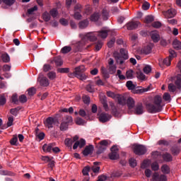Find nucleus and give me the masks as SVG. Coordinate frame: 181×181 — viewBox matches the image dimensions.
<instances>
[{
    "mask_svg": "<svg viewBox=\"0 0 181 181\" xmlns=\"http://www.w3.org/2000/svg\"><path fill=\"white\" fill-rule=\"evenodd\" d=\"M134 114L136 115H142L144 114V105L141 103H139L134 107Z\"/></svg>",
    "mask_w": 181,
    "mask_h": 181,
    "instance_id": "9b49d317",
    "label": "nucleus"
},
{
    "mask_svg": "<svg viewBox=\"0 0 181 181\" xmlns=\"http://www.w3.org/2000/svg\"><path fill=\"white\" fill-rule=\"evenodd\" d=\"M133 151L135 155L141 156V155H145L146 153V147L142 144H134Z\"/></svg>",
    "mask_w": 181,
    "mask_h": 181,
    "instance_id": "423d86ee",
    "label": "nucleus"
},
{
    "mask_svg": "<svg viewBox=\"0 0 181 181\" xmlns=\"http://www.w3.org/2000/svg\"><path fill=\"white\" fill-rule=\"evenodd\" d=\"M69 124H67V123L62 122L59 127L60 131H67V129H69Z\"/></svg>",
    "mask_w": 181,
    "mask_h": 181,
    "instance_id": "e433bc0d",
    "label": "nucleus"
},
{
    "mask_svg": "<svg viewBox=\"0 0 181 181\" xmlns=\"http://www.w3.org/2000/svg\"><path fill=\"white\" fill-rule=\"evenodd\" d=\"M151 25L153 28H155V29H159V28L162 27V23L160 21H155L152 23Z\"/></svg>",
    "mask_w": 181,
    "mask_h": 181,
    "instance_id": "864d4df0",
    "label": "nucleus"
},
{
    "mask_svg": "<svg viewBox=\"0 0 181 181\" xmlns=\"http://www.w3.org/2000/svg\"><path fill=\"white\" fill-rule=\"evenodd\" d=\"M11 103L18 105L19 104V100L18 99V95L14 93L11 97Z\"/></svg>",
    "mask_w": 181,
    "mask_h": 181,
    "instance_id": "58836bf2",
    "label": "nucleus"
},
{
    "mask_svg": "<svg viewBox=\"0 0 181 181\" xmlns=\"http://www.w3.org/2000/svg\"><path fill=\"white\" fill-rule=\"evenodd\" d=\"M75 122L76 125H84L86 121H84L81 117H78L76 118Z\"/></svg>",
    "mask_w": 181,
    "mask_h": 181,
    "instance_id": "a18cd8bd",
    "label": "nucleus"
},
{
    "mask_svg": "<svg viewBox=\"0 0 181 181\" xmlns=\"http://www.w3.org/2000/svg\"><path fill=\"white\" fill-rule=\"evenodd\" d=\"M49 15H50V16H52V18H56V17H57V15H59V12L57 11V9L52 8L49 11Z\"/></svg>",
    "mask_w": 181,
    "mask_h": 181,
    "instance_id": "09e8293b",
    "label": "nucleus"
},
{
    "mask_svg": "<svg viewBox=\"0 0 181 181\" xmlns=\"http://www.w3.org/2000/svg\"><path fill=\"white\" fill-rule=\"evenodd\" d=\"M179 148L176 146H174L171 148V153L173 155H174V156H176V155H179Z\"/></svg>",
    "mask_w": 181,
    "mask_h": 181,
    "instance_id": "a19ab883",
    "label": "nucleus"
},
{
    "mask_svg": "<svg viewBox=\"0 0 181 181\" xmlns=\"http://www.w3.org/2000/svg\"><path fill=\"white\" fill-rule=\"evenodd\" d=\"M74 71L76 78H78L82 81L84 80H87V75L84 74V72L86 71V66H84L83 65L76 66L74 69Z\"/></svg>",
    "mask_w": 181,
    "mask_h": 181,
    "instance_id": "20e7f679",
    "label": "nucleus"
},
{
    "mask_svg": "<svg viewBox=\"0 0 181 181\" xmlns=\"http://www.w3.org/2000/svg\"><path fill=\"white\" fill-rule=\"evenodd\" d=\"M61 52L63 54H67V53H70V52H71V47L65 46L62 48Z\"/></svg>",
    "mask_w": 181,
    "mask_h": 181,
    "instance_id": "f704fd0d",
    "label": "nucleus"
},
{
    "mask_svg": "<svg viewBox=\"0 0 181 181\" xmlns=\"http://www.w3.org/2000/svg\"><path fill=\"white\" fill-rule=\"evenodd\" d=\"M28 95L32 96L35 95L36 94V88L34 87H32L28 90Z\"/></svg>",
    "mask_w": 181,
    "mask_h": 181,
    "instance_id": "bf43d9fd",
    "label": "nucleus"
},
{
    "mask_svg": "<svg viewBox=\"0 0 181 181\" xmlns=\"http://www.w3.org/2000/svg\"><path fill=\"white\" fill-rule=\"evenodd\" d=\"M47 77L49 80H55V78L57 77V75L56 74V72L49 71L47 74Z\"/></svg>",
    "mask_w": 181,
    "mask_h": 181,
    "instance_id": "79ce46f5",
    "label": "nucleus"
},
{
    "mask_svg": "<svg viewBox=\"0 0 181 181\" xmlns=\"http://www.w3.org/2000/svg\"><path fill=\"white\" fill-rule=\"evenodd\" d=\"M90 170L91 168H90V166H86L85 168H83L82 170L83 176H88V172H90Z\"/></svg>",
    "mask_w": 181,
    "mask_h": 181,
    "instance_id": "603ef678",
    "label": "nucleus"
},
{
    "mask_svg": "<svg viewBox=\"0 0 181 181\" xmlns=\"http://www.w3.org/2000/svg\"><path fill=\"white\" fill-rule=\"evenodd\" d=\"M101 73L104 80H107V78L110 77V73H108V70H107V69H105L104 66H102Z\"/></svg>",
    "mask_w": 181,
    "mask_h": 181,
    "instance_id": "4be33fe9",
    "label": "nucleus"
},
{
    "mask_svg": "<svg viewBox=\"0 0 181 181\" xmlns=\"http://www.w3.org/2000/svg\"><path fill=\"white\" fill-rule=\"evenodd\" d=\"M86 88V91H88V93H94V88L91 83L88 84Z\"/></svg>",
    "mask_w": 181,
    "mask_h": 181,
    "instance_id": "774afa93",
    "label": "nucleus"
},
{
    "mask_svg": "<svg viewBox=\"0 0 181 181\" xmlns=\"http://www.w3.org/2000/svg\"><path fill=\"white\" fill-rule=\"evenodd\" d=\"M129 59L128 50L124 48L120 49L119 53L115 56L117 63H119L120 65L124 64L125 60H128Z\"/></svg>",
    "mask_w": 181,
    "mask_h": 181,
    "instance_id": "7ed1b4c3",
    "label": "nucleus"
},
{
    "mask_svg": "<svg viewBox=\"0 0 181 181\" xmlns=\"http://www.w3.org/2000/svg\"><path fill=\"white\" fill-rule=\"evenodd\" d=\"M56 122H57V119H54L52 117H49L46 119L44 123L47 128H53V125H54Z\"/></svg>",
    "mask_w": 181,
    "mask_h": 181,
    "instance_id": "1a4fd4ad",
    "label": "nucleus"
},
{
    "mask_svg": "<svg viewBox=\"0 0 181 181\" xmlns=\"http://www.w3.org/2000/svg\"><path fill=\"white\" fill-rule=\"evenodd\" d=\"M51 63H55L56 66H60L63 65V60L62 59V57L57 56L54 57V59L51 62Z\"/></svg>",
    "mask_w": 181,
    "mask_h": 181,
    "instance_id": "6ab92c4d",
    "label": "nucleus"
},
{
    "mask_svg": "<svg viewBox=\"0 0 181 181\" xmlns=\"http://www.w3.org/2000/svg\"><path fill=\"white\" fill-rule=\"evenodd\" d=\"M73 144H74V141H73L72 139L68 138L65 139V145H66V146H71Z\"/></svg>",
    "mask_w": 181,
    "mask_h": 181,
    "instance_id": "e2e57ef3",
    "label": "nucleus"
},
{
    "mask_svg": "<svg viewBox=\"0 0 181 181\" xmlns=\"http://www.w3.org/2000/svg\"><path fill=\"white\" fill-rule=\"evenodd\" d=\"M98 165H100V163L98 162L93 163V165L91 167V170L93 173H98V172H100V167Z\"/></svg>",
    "mask_w": 181,
    "mask_h": 181,
    "instance_id": "393cba45",
    "label": "nucleus"
},
{
    "mask_svg": "<svg viewBox=\"0 0 181 181\" xmlns=\"http://www.w3.org/2000/svg\"><path fill=\"white\" fill-rule=\"evenodd\" d=\"M150 36L154 43H158L160 40V35H159V33L156 30L151 31Z\"/></svg>",
    "mask_w": 181,
    "mask_h": 181,
    "instance_id": "9d476101",
    "label": "nucleus"
},
{
    "mask_svg": "<svg viewBox=\"0 0 181 181\" xmlns=\"http://www.w3.org/2000/svg\"><path fill=\"white\" fill-rule=\"evenodd\" d=\"M154 46L155 45L153 43H150L148 45L144 47L141 49V53H143L144 54H149V53L152 52V49Z\"/></svg>",
    "mask_w": 181,
    "mask_h": 181,
    "instance_id": "4468645a",
    "label": "nucleus"
},
{
    "mask_svg": "<svg viewBox=\"0 0 181 181\" xmlns=\"http://www.w3.org/2000/svg\"><path fill=\"white\" fill-rule=\"evenodd\" d=\"M151 169L154 172L159 170V163H158L156 161L151 163Z\"/></svg>",
    "mask_w": 181,
    "mask_h": 181,
    "instance_id": "49530a36",
    "label": "nucleus"
},
{
    "mask_svg": "<svg viewBox=\"0 0 181 181\" xmlns=\"http://www.w3.org/2000/svg\"><path fill=\"white\" fill-rule=\"evenodd\" d=\"M106 149H107L106 147H105L104 146H103L101 144H99L98 150L96 152L97 155H101V153H103Z\"/></svg>",
    "mask_w": 181,
    "mask_h": 181,
    "instance_id": "c9c22d12",
    "label": "nucleus"
},
{
    "mask_svg": "<svg viewBox=\"0 0 181 181\" xmlns=\"http://www.w3.org/2000/svg\"><path fill=\"white\" fill-rule=\"evenodd\" d=\"M163 159L165 162H172L173 160V157L169 153H165L163 155Z\"/></svg>",
    "mask_w": 181,
    "mask_h": 181,
    "instance_id": "b1692460",
    "label": "nucleus"
},
{
    "mask_svg": "<svg viewBox=\"0 0 181 181\" xmlns=\"http://www.w3.org/2000/svg\"><path fill=\"white\" fill-rule=\"evenodd\" d=\"M146 110L149 114H156L162 111V96L156 95L152 102L146 104Z\"/></svg>",
    "mask_w": 181,
    "mask_h": 181,
    "instance_id": "f257e3e1",
    "label": "nucleus"
},
{
    "mask_svg": "<svg viewBox=\"0 0 181 181\" xmlns=\"http://www.w3.org/2000/svg\"><path fill=\"white\" fill-rule=\"evenodd\" d=\"M117 76H118L119 80H125V78H127L125 76L122 75V71L119 69L117 71Z\"/></svg>",
    "mask_w": 181,
    "mask_h": 181,
    "instance_id": "6e6d98bb",
    "label": "nucleus"
},
{
    "mask_svg": "<svg viewBox=\"0 0 181 181\" xmlns=\"http://www.w3.org/2000/svg\"><path fill=\"white\" fill-rule=\"evenodd\" d=\"M62 122H65L68 125H71L73 124V117L71 116L66 115L63 117Z\"/></svg>",
    "mask_w": 181,
    "mask_h": 181,
    "instance_id": "aec40b11",
    "label": "nucleus"
},
{
    "mask_svg": "<svg viewBox=\"0 0 181 181\" xmlns=\"http://www.w3.org/2000/svg\"><path fill=\"white\" fill-rule=\"evenodd\" d=\"M161 172L164 175H169L170 173V168L169 167V165L164 164L161 167Z\"/></svg>",
    "mask_w": 181,
    "mask_h": 181,
    "instance_id": "412c9836",
    "label": "nucleus"
},
{
    "mask_svg": "<svg viewBox=\"0 0 181 181\" xmlns=\"http://www.w3.org/2000/svg\"><path fill=\"white\" fill-rule=\"evenodd\" d=\"M54 146H56V143H50L49 144H45L42 146V150L44 152H52Z\"/></svg>",
    "mask_w": 181,
    "mask_h": 181,
    "instance_id": "2eb2a0df",
    "label": "nucleus"
},
{
    "mask_svg": "<svg viewBox=\"0 0 181 181\" xmlns=\"http://www.w3.org/2000/svg\"><path fill=\"white\" fill-rule=\"evenodd\" d=\"M149 87L146 88H141V89H134L133 93L134 94H141L142 93H146V91H149Z\"/></svg>",
    "mask_w": 181,
    "mask_h": 181,
    "instance_id": "c85d7f7f",
    "label": "nucleus"
},
{
    "mask_svg": "<svg viewBox=\"0 0 181 181\" xmlns=\"http://www.w3.org/2000/svg\"><path fill=\"white\" fill-rule=\"evenodd\" d=\"M163 15L167 18H175L176 16V10L170 8L167 11H164Z\"/></svg>",
    "mask_w": 181,
    "mask_h": 181,
    "instance_id": "f8f14e48",
    "label": "nucleus"
},
{
    "mask_svg": "<svg viewBox=\"0 0 181 181\" xmlns=\"http://www.w3.org/2000/svg\"><path fill=\"white\" fill-rule=\"evenodd\" d=\"M149 163H151V160H144L141 165V169H146V168H149Z\"/></svg>",
    "mask_w": 181,
    "mask_h": 181,
    "instance_id": "ea45409f",
    "label": "nucleus"
},
{
    "mask_svg": "<svg viewBox=\"0 0 181 181\" xmlns=\"http://www.w3.org/2000/svg\"><path fill=\"white\" fill-rule=\"evenodd\" d=\"M74 18L76 21H81V19L83 18V16L81 15L80 11H75L74 14Z\"/></svg>",
    "mask_w": 181,
    "mask_h": 181,
    "instance_id": "5fc2aeb1",
    "label": "nucleus"
},
{
    "mask_svg": "<svg viewBox=\"0 0 181 181\" xmlns=\"http://www.w3.org/2000/svg\"><path fill=\"white\" fill-rule=\"evenodd\" d=\"M110 119H111V115L107 113H102L99 116V120L100 122H108Z\"/></svg>",
    "mask_w": 181,
    "mask_h": 181,
    "instance_id": "dca6fc26",
    "label": "nucleus"
},
{
    "mask_svg": "<svg viewBox=\"0 0 181 181\" xmlns=\"http://www.w3.org/2000/svg\"><path fill=\"white\" fill-rule=\"evenodd\" d=\"M2 2L4 5H6V6H12V5L16 2V0H2Z\"/></svg>",
    "mask_w": 181,
    "mask_h": 181,
    "instance_id": "4c0bfd02",
    "label": "nucleus"
},
{
    "mask_svg": "<svg viewBox=\"0 0 181 181\" xmlns=\"http://www.w3.org/2000/svg\"><path fill=\"white\" fill-rule=\"evenodd\" d=\"M111 153H109V158L112 160H117L119 158V154H118V147L117 146H113L111 148Z\"/></svg>",
    "mask_w": 181,
    "mask_h": 181,
    "instance_id": "0eeeda50",
    "label": "nucleus"
},
{
    "mask_svg": "<svg viewBox=\"0 0 181 181\" xmlns=\"http://www.w3.org/2000/svg\"><path fill=\"white\" fill-rule=\"evenodd\" d=\"M38 81L40 83V86H42V87H49V85L50 84V81L47 77L43 76L42 74H40Z\"/></svg>",
    "mask_w": 181,
    "mask_h": 181,
    "instance_id": "6e6552de",
    "label": "nucleus"
},
{
    "mask_svg": "<svg viewBox=\"0 0 181 181\" xmlns=\"http://www.w3.org/2000/svg\"><path fill=\"white\" fill-rule=\"evenodd\" d=\"M13 124V117H9L7 122V126H2L1 129H6V128H8L9 127H12Z\"/></svg>",
    "mask_w": 181,
    "mask_h": 181,
    "instance_id": "bb28decb",
    "label": "nucleus"
},
{
    "mask_svg": "<svg viewBox=\"0 0 181 181\" xmlns=\"http://www.w3.org/2000/svg\"><path fill=\"white\" fill-rule=\"evenodd\" d=\"M110 107H111L112 114H114V115H117L118 111L117 110V107H115V105H114V103H110Z\"/></svg>",
    "mask_w": 181,
    "mask_h": 181,
    "instance_id": "13d9d810",
    "label": "nucleus"
},
{
    "mask_svg": "<svg viewBox=\"0 0 181 181\" xmlns=\"http://www.w3.org/2000/svg\"><path fill=\"white\" fill-rule=\"evenodd\" d=\"M171 62H172V59L168 57L164 59L163 63V64H165V66H170Z\"/></svg>",
    "mask_w": 181,
    "mask_h": 181,
    "instance_id": "69168bd1",
    "label": "nucleus"
},
{
    "mask_svg": "<svg viewBox=\"0 0 181 181\" xmlns=\"http://www.w3.org/2000/svg\"><path fill=\"white\" fill-rule=\"evenodd\" d=\"M139 26V21H131L127 24V28L128 30H134Z\"/></svg>",
    "mask_w": 181,
    "mask_h": 181,
    "instance_id": "ddd939ff",
    "label": "nucleus"
},
{
    "mask_svg": "<svg viewBox=\"0 0 181 181\" xmlns=\"http://www.w3.org/2000/svg\"><path fill=\"white\" fill-rule=\"evenodd\" d=\"M6 104V98H5V95H0V105H4Z\"/></svg>",
    "mask_w": 181,
    "mask_h": 181,
    "instance_id": "680f3d73",
    "label": "nucleus"
},
{
    "mask_svg": "<svg viewBox=\"0 0 181 181\" xmlns=\"http://www.w3.org/2000/svg\"><path fill=\"white\" fill-rule=\"evenodd\" d=\"M100 19V14L98 13H94L90 16L91 22H97Z\"/></svg>",
    "mask_w": 181,
    "mask_h": 181,
    "instance_id": "72a5a7b5",
    "label": "nucleus"
},
{
    "mask_svg": "<svg viewBox=\"0 0 181 181\" xmlns=\"http://www.w3.org/2000/svg\"><path fill=\"white\" fill-rule=\"evenodd\" d=\"M0 175L1 176H13V173L8 170H0Z\"/></svg>",
    "mask_w": 181,
    "mask_h": 181,
    "instance_id": "2f4dec72",
    "label": "nucleus"
},
{
    "mask_svg": "<svg viewBox=\"0 0 181 181\" xmlns=\"http://www.w3.org/2000/svg\"><path fill=\"white\" fill-rule=\"evenodd\" d=\"M175 84L173 83L168 84L169 91H170L171 93H175V91H176V88H177L178 90H180V91H181V75L180 74H178L175 78Z\"/></svg>",
    "mask_w": 181,
    "mask_h": 181,
    "instance_id": "39448f33",
    "label": "nucleus"
},
{
    "mask_svg": "<svg viewBox=\"0 0 181 181\" xmlns=\"http://www.w3.org/2000/svg\"><path fill=\"white\" fill-rule=\"evenodd\" d=\"M51 18L52 17L50 16V13H49V12L45 11L43 13L42 19L45 21V22H49V21H50Z\"/></svg>",
    "mask_w": 181,
    "mask_h": 181,
    "instance_id": "473e14b6",
    "label": "nucleus"
},
{
    "mask_svg": "<svg viewBox=\"0 0 181 181\" xmlns=\"http://www.w3.org/2000/svg\"><path fill=\"white\" fill-rule=\"evenodd\" d=\"M94 149V146L93 145L86 146L85 149L83 151V155L84 156H88L90 153H93V150Z\"/></svg>",
    "mask_w": 181,
    "mask_h": 181,
    "instance_id": "f3484780",
    "label": "nucleus"
},
{
    "mask_svg": "<svg viewBox=\"0 0 181 181\" xmlns=\"http://www.w3.org/2000/svg\"><path fill=\"white\" fill-rule=\"evenodd\" d=\"M127 104L129 110H132V108L135 107V100H134L132 98H128Z\"/></svg>",
    "mask_w": 181,
    "mask_h": 181,
    "instance_id": "5701e85b",
    "label": "nucleus"
},
{
    "mask_svg": "<svg viewBox=\"0 0 181 181\" xmlns=\"http://www.w3.org/2000/svg\"><path fill=\"white\" fill-rule=\"evenodd\" d=\"M2 60L4 63H9V62H11V58L8 54H4L2 55Z\"/></svg>",
    "mask_w": 181,
    "mask_h": 181,
    "instance_id": "8fccbe9b",
    "label": "nucleus"
},
{
    "mask_svg": "<svg viewBox=\"0 0 181 181\" xmlns=\"http://www.w3.org/2000/svg\"><path fill=\"white\" fill-rule=\"evenodd\" d=\"M28 101V98L25 95H21L18 98V102L21 103L22 104H25Z\"/></svg>",
    "mask_w": 181,
    "mask_h": 181,
    "instance_id": "3c124183",
    "label": "nucleus"
},
{
    "mask_svg": "<svg viewBox=\"0 0 181 181\" xmlns=\"http://www.w3.org/2000/svg\"><path fill=\"white\" fill-rule=\"evenodd\" d=\"M155 21V18L152 16H147L144 19L145 23H152Z\"/></svg>",
    "mask_w": 181,
    "mask_h": 181,
    "instance_id": "c03bdc74",
    "label": "nucleus"
},
{
    "mask_svg": "<svg viewBox=\"0 0 181 181\" xmlns=\"http://www.w3.org/2000/svg\"><path fill=\"white\" fill-rule=\"evenodd\" d=\"M117 100L120 105H125V104H127V98H125V96L119 95Z\"/></svg>",
    "mask_w": 181,
    "mask_h": 181,
    "instance_id": "cd10ccee",
    "label": "nucleus"
},
{
    "mask_svg": "<svg viewBox=\"0 0 181 181\" xmlns=\"http://www.w3.org/2000/svg\"><path fill=\"white\" fill-rule=\"evenodd\" d=\"M144 73L145 74H149L150 71H152V68L149 65H146L144 69H143Z\"/></svg>",
    "mask_w": 181,
    "mask_h": 181,
    "instance_id": "4d7b16f0",
    "label": "nucleus"
},
{
    "mask_svg": "<svg viewBox=\"0 0 181 181\" xmlns=\"http://www.w3.org/2000/svg\"><path fill=\"white\" fill-rule=\"evenodd\" d=\"M173 48L175 49V50H180L181 49V42L178 40H174L173 42Z\"/></svg>",
    "mask_w": 181,
    "mask_h": 181,
    "instance_id": "a878e982",
    "label": "nucleus"
},
{
    "mask_svg": "<svg viewBox=\"0 0 181 181\" xmlns=\"http://www.w3.org/2000/svg\"><path fill=\"white\" fill-rule=\"evenodd\" d=\"M37 10V6H34L33 7L28 9V15H33V12H35V11Z\"/></svg>",
    "mask_w": 181,
    "mask_h": 181,
    "instance_id": "0e129e2a",
    "label": "nucleus"
},
{
    "mask_svg": "<svg viewBox=\"0 0 181 181\" xmlns=\"http://www.w3.org/2000/svg\"><path fill=\"white\" fill-rule=\"evenodd\" d=\"M89 24L90 22L88 21V19H85L78 23V28L79 29H86L88 27Z\"/></svg>",
    "mask_w": 181,
    "mask_h": 181,
    "instance_id": "a211bd4d",
    "label": "nucleus"
},
{
    "mask_svg": "<svg viewBox=\"0 0 181 181\" xmlns=\"http://www.w3.org/2000/svg\"><path fill=\"white\" fill-rule=\"evenodd\" d=\"M108 36V30H101L98 32H90L88 33L83 36L84 40H89L90 42H95L97 40V37L101 39H106Z\"/></svg>",
    "mask_w": 181,
    "mask_h": 181,
    "instance_id": "f03ea898",
    "label": "nucleus"
},
{
    "mask_svg": "<svg viewBox=\"0 0 181 181\" xmlns=\"http://www.w3.org/2000/svg\"><path fill=\"white\" fill-rule=\"evenodd\" d=\"M58 73H69L70 71V69L69 68H59L57 69Z\"/></svg>",
    "mask_w": 181,
    "mask_h": 181,
    "instance_id": "338daca9",
    "label": "nucleus"
},
{
    "mask_svg": "<svg viewBox=\"0 0 181 181\" xmlns=\"http://www.w3.org/2000/svg\"><path fill=\"white\" fill-rule=\"evenodd\" d=\"M126 87H127L128 90H135V88H136V86L134 84L132 81H128L126 83Z\"/></svg>",
    "mask_w": 181,
    "mask_h": 181,
    "instance_id": "c756f323",
    "label": "nucleus"
},
{
    "mask_svg": "<svg viewBox=\"0 0 181 181\" xmlns=\"http://www.w3.org/2000/svg\"><path fill=\"white\" fill-rule=\"evenodd\" d=\"M129 163L131 168H135V166H136V160L134 158H130Z\"/></svg>",
    "mask_w": 181,
    "mask_h": 181,
    "instance_id": "052dcab7",
    "label": "nucleus"
},
{
    "mask_svg": "<svg viewBox=\"0 0 181 181\" xmlns=\"http://www.w3.org/2000/svg\"><path fill=\"white\" fill-rule=\"evenodd\" d=\"M18 142V136L13 135V138L10 140L11 145L16 146Z\"/></svg>",
    "mask_w": 181,
    "mask_h": 181,
    "instance_id": "de8ad7c7",
    "label": "nucleus"
},
{
    "mask_svg": "<svg viewBox=\"0 0 181 181\" xmlns=\"http://www.w3.org/2000/svg\"><path fill=\"white\" fill-rule=\"evenodd\" d=\"M108 16L109 13L108 10H107L105 8L102 10V17L103 18V21H108Z\"/></svg>",
    "mask_w": 181,
    "mask_h": 181,
    "instance_id": "7c9ffc66",
    "label": "nucleus"
},
{
    "mask_svg": "<svg viewBox=\"0 0 181 181\" xmlns=\"http://www.w3.org/2000/svg\"><path fill=\"white\" fill-rule=\"evenodd\" d=\"M136 76H137V78H139V80H141L142 81H144V80H145L146 78L145 74H144L141 71H138L136 72Z\"/></svg>",
    "mask_w": 181,
    "mask_h": 181,
    "instance_id": "37998d69",
    "label": "nucleus"
}]
</instances>
